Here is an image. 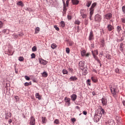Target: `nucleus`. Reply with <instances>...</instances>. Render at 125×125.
Instances as JSON below:
<instances>
[{
	"instance_id": "nucleus-48",
	"label": "nucleus",
	"mask_w": 125,
	"mask_h": 125,
	"mask_svg": "<svg viewBox=\"0 0 125 125\" xmlns=\"http://www.w3.org/2000/svg\"><path fill=\"white\" fill-rule=\"evenodd\" d=\"M98 63H99V64H100V67H101V66H102V64H101V61H100V60L98 59L97 60Z\"/></svg>"
},
{
	"instance_id": "nucleus-32",
	"label": "nucleus",
	"mask_w": 125,
	"mask_h": 125,
	"mask_svg": "<svg viewBox=\"0 0 125 125\" xmlns=\"http://www.w3.org/2000/svg\"><path fill=\"white\" fill-rule=\"evenodd\" d=\"M35 34H38V33H39V32H40V27H37L35 30Z\"/></svg>"
},
{
	"instance_id": "nucleus-34",
	"label": "nucleus",
	"mask_w": 125,
	"mask_h": 125,
	"mask_svg": "<svg viewBox=\"0 0 125 125\" xmlns=\"http://www.w3.org/2000/svg\"><path fill=\"white\" fill-rule=\"evenodd\" d=\"M92 53H93V57L95 59V60H96V61H97V60H98V57L95 56V55H94V54L93 53V52L92 51Z\"/></svg>"
},
{
	"instance_id": "nucleus-52",
	"label": "nucleus",
	"mask_w": 125,
	"mask_h": 125,
	"mask_svg": "<svg viewBox=\"0 0 125 125\" xmlns=\"http://www.w3.org/2000/svg\"><path fill=\"white\" fill-rule=\"evenodd\" d=\"M15 99H16V101H18V100H19V97H18L17 96H15Z\"/></svg>"
},
{
	"instance_id": "nucleus-26",
	"label": "nucleus",
	"mask_w": 125,
	"mask_h": 125,
	"mask_svg": "<svg viewBox=\"0 0 125 125\" xmlns=\"http://www.w3.org/2000/svg\"><path fill=\"white\" fill-rule=\"evenodd\" d=\"M95 6H96V3L95 2V3H92L90 9H94V7H95Z\"/></svg>"
},
{
	"instance_id": "nucleus-16",
	"label": "nucleus",
	"mask_w": 125,
	"mask_h": 125,
	"mask_svg": "<svg viewBox=\"0 0 125 125\" xmlns=\"http://www.w3.org/2000/svg\"><path fill=\"white\" fill-rule=\"evenodd\" d=\"M71 1L72 4L74 5H77V4H79V1L78 0H71Z\"/></svg>"
},
{
	"instance_id": "nucleus-8",
	"label": "nucleus",
	"mask_w": 125,
	"mask_h": 125,
	"mask_svg": "<svg viewBox=\"0 0 125 125\" xmlns=\"http://www.w3.org/2000/svg\"><path fill=\"white\" fill-rule=\"evenodd\" d=\"M39 61L40 64H42V65H46L47 64V61L44 60L42 59H39Z\"/></svg>"
},
{
	"instance_id": "nucleus-30",
	"label": "nucleus",
	"mask_w": 125,
	"mask_h": 125,
	"mask_svg": "<svg viewBox=\"0 0 125 125\" xmlns=\"http://www.w3.org/2000/svg\"><path fill=\"white\" fill-rule=\"evenodd\" d=\"M62 73H63V75H66L68 74V71H67L66 69H63L62 71Z\"/></svg>"
},
{
	"instance_id": "nucleus-45",
	"label": "nucleus",
	"mask_w": 125,
	"mask_h": 125,
	"mask_svg": "<svg viewBox=\"0 0 125 125\" xmlns=\"http://www.w3.org/2000/svg\"><path fill=\"white\" fill-rule=\"evenodd\" d=\"M24 78L26 81H30V77H29V76L26 75L24 76Z\"/></svg>"
},
{
	"instance_id": "nucleus-22",
	"label": "nucleus",
	"mask_w": 125,
	"mask_h": 125,
	"mask_svg": "<svg viewBox=\"0 0 125 125\" xmlns=\"http://www.w3.org/2000/svg\"><path fill=\"white\" fill-rule=\"evenodd\" d=\"M91 81L90 80V79H88L86 81V84L87 85H89V86H91Z\"/></svg>"
},
{
	"instance_id": "nucleus-13",
	"label": "nucleus",
	"mask_w": 125,
	"mask_h": 125,
	"mask_svg": "<svg viewBox=\"0 0 125 125\" xmlns=\"http://www.w3.org/2000/svg\"><path fill=\"white\" fill-rule=\"evenodd\" d=\"M108 124L109 125H115V121L113 119H111L108 121Z\"/></svg>"
},
{
	"instance_id": "nucleus-31",
	"label": "nucleus",
	"mask_w": 125,
	"mask_h": 125,
	"mask_svg": "<svg viewBox=\"0 0 125 125\" xmlns=\"http://www.w3.org/2000/svg\"><path fill=\"white\" fill-rule=\"evenodd\" d=\"M101 45H102L103 47H104V45H105V42L104 41V40H102L101 41Z\"/></svg>"
},
{
	"instance_id": "nucleus-44",
	"label": "nucleus",
	"mask_w": 125,
	"mask_h": 125,
	"mask_svg": "<svg viewBox=\"0 0 125 125\" xmlns=\"http://www.w3.org/2000/svg\"><path fill=\"white\" fill-rule=\"evenodd\" d=\"M31 56L32 59L36 58V55L35 54V53H32L31 55Z\"/></svg>"
},
{
	"instance_id": "nucleus-9",
	"label": "nucleus",
	"mask_w": 125,
	"mask_h": 125,
	"mask_svg": "<svg viewBox=\"0 0 125 125\" xmlns=\"http://www.w3.org/2000/svg\"><path fill=\"white\" fill-rule=\"evenodd\" d=\"M104 18L105 19H106L107 20H109L112 18V14L110 13H108L105 15H104Z\"/></svg>"
},
{
	"instance_id": "nucleus-18",
	"label": "nucleus",
	"mask_w": 125,
	"mask_h": 125,
	"mask_svg": "<svg viewBox=\"0 0 125 125\" xmlns=\"http://www.w3.org/2000/svg\"><path fill=\"white\" fill-rule=\"evenodd\" d=\"M107 28L108 31H112V30H113V29H114V27L111 24H108L107 25Z\"/></svg>"
},
{
	"instance_id": "nucleus-61",
	"label": "nucleus",
	"mask_w": 125,
	"mask_h": 125,
	"mask_svg": "<svg viewBox=\"0 0 125 125\" xmlns=\"http://www.w3.org/2000/svg\"><path fill=\"white\" fill-rule=\"evenodd\" d=\"M115 72H116V73H119V69L118 68H116L115 69Z\"/></svg>"
},
{
	"instance_id": "nucleus-24",
	"label": "nucleus",
	"mask_w": 125,
	"mask_h": 125,
	"mask_svg": "<svg viewBox=\"0 0 125 125\" xmlns=\"http://www.w3.org/2000/svg\"><path fill=\"white\" fill-rule=\"evenodd\" d=\"M60 24L62 28H64L65 27V22L64 21H62L60 22Z\"/></svg>"
},
{
	"instance_id": "nucleus-29",
	"label": "nucleus",
	"mask_w": 125,
	"mask_h": 125,
	"mask_svg": "<svg viewBox=\"0 0 125 125\" xmlns=\"http://www.w3.org/2000/svg\"><path fill=\"white\" fill-rule=\"evenodd\" d=\"M91 1H88L86 4V6L89 7V6H90V5H91Z\"/></svg>"
},
{
	"instance_id": "nucleus-1",
	"label": "nucleus",
	"mask_w": 125,
	"mask_h": 125,
	"mask_svg": "<svg viewBox=\"0 0 125 125\" xmlns=\"http://www.w3.org/2000/svg\"><path fill=\"white\" fill-rule=\"evenodd\" d=\"M102 115H105V110L101 106H100L99 109H97L96 113L94 116L95 123H98L100 121V119L102 117Z\"/></svg>"
},
{
	"instance_id": "nucleus-2",
	"label": "nucleus",
	"mask_w": 125,
	"mask_h": 125,
	"mask_svg": "<svg viewBox=\"0 0 125 125\" xmlns=\"http://www.w3.org/2000/svg\"><path fill=\"white\" fill-rule=\"evenodd\" d=\"M109 88L113 97L116 98V97H117V93L119 92V90H118V86L111 84L109 85Z\"/></svg>"
},
{
	"instance_id": "nucleus-39",
	"label": "nucleus",
	"mask_w": 125,
	"mask_h": 125,
	"mask_svg": "<svg viewBox=\"0 0 125 125\" xmlns=\"http://www.w3.org/2000/svg\"><path fill=\"white\" fill-rule=\"evenodd\" d=\"M54 124H56V125H58L59 124V120L58 119L55 120L54 122Z\"/></svg>"
},
{
	"instance_id": "nucleus-35",
	"label": "nucleus",
	"mask_w": 125,
	"mask_h": 125,
	"mask_svg": "<svg viewBox=\"0 0 125 125\" xmlns=\"http://www.w3.org/2000/svg\"><path fill=\"white\" fill-rule=\"evenodd\" d=\"M19 61L21 62H22V61H24V58L23 57H20L19 58Z\"/></svg>"
},
{
	"instance_id": "nucleus-53",
	"label": "nucleus",
	"mask_w": 125,
	"mask_h": 125,
	"mask_svg": "<svg viewBox=\"0 0 125 125\" xmlns=\"http://www.w3.org/2000/svg\"><path fill=\"white\" fill-rule=\"evenodd\" d=\"M67 18H68V20H71V19H72V17L71 16L68 15Z\"/></svg>"
},
{
	"instance_id": "nucleus-63",
	"label": "nucleus",
	"mask_w": 125,
	"mask_h": 125,
	"mask_svg": "<svg viewBox=\"0 0 125 125\" xmlns=\"http://www.w3.org/2000/svg\"><path fill=\"white\" fill-rule=\"evenodd\" d=\"M69 45L70 46H72L73 45V42H69Z\"/></svg>"
},
{
	"instance_id": "nucleus-43",
	"label": "nucleus",
	"mask_w": 125,
	"mask_h": 125,
	"mask_svg": "<svg viewBox=\"0 0 125 125\" xmlns=\"http://www.w3.org/2000/svg\"><path fill=\"white\" fill-rule=\"evenodd\" d=\"M65 51H66V53H70V48H69L68 47L66 48Z\"/></svg>"
},
{
	"instance_id": "nucleus-11",
	"label": "nucleus",
	"mask_w": 125,
	"mask_h": 125,
	"mask_svg": "<svg viewBox=\"0 0 125 125\" xmlns=\"http://www.w3.org/2000/svg\"><path fill=\"white\" fill-rule=\"evenodd\" d=\"M91 79L93 83H97V82H98L97 77H96V76H92L91 77Z\"/></svg>"
},
{
	"instance_id": "nucleus-51",
	"label": "nucleus",
	"mask_w": 125,
	"mask_h": 125,
	"mask_svg": "<svg viewBox=\"0 0 125 125\" xmlns=\"http://www.w3.org/2000/svg\"><path fill=\"white\" fill-rule=\"evenodd\" d=\"M68 71H69V72H73V71H74V70L73 69V68H70V67H69V68H68Z\"/></svg>"
},
{
	"instance_id": "nucleus-56",
	"label": "nucleus",
	"mask_w": 125,
	"mask_h": 125,
	"mask_svg": "<svg viewBox=\"0 0 125 125\" xmlns=\"http://www.w3.org/2000/svg\"><path fill=\"white\" fill-rule=\"evenodd\" d=\"M83 115H87V112H86V111H83Z\"/></svg>"
},
{
	"instance_id": "nucleus-54",
	"label": "nucleus",
	"mask_w": 125,
	"mask_h": 125,
	"mask_svg": "<svg viewBox=\"0 0 125 125\" xmlns=\"http://www.w3.org/2000/svg\"><path fill=\"white\" fill-rule=\"evenodd\" d=\"M24 85H25V86H28V85H29V83H28V82L25 83H24Z\"/></svg>"
},
{
	"instance_id": "nucleus-3",
	"label": "nucleus",
	"mask_w": 125,
	"mask_h": 125,
	"mask_svg": "<svg viewBox=\"0 0 125 125\" xmlns=\"http://www.w3.org/2000/svg\"><path fill=\"white\" fill-rule=\"evenodd\" d=\"M102 20V17L99 14H96L95 16V21L97 22H101Z\"/></svg>"
},
{
	"instance_id": "nucleus-33",
	"label": "nucleus",
	"mask_w": 125,
	"mask_h": 125,
	"mask_svg": "<svg viewBox=\"0 0 125 125\" xmlns=\"http://www.w3.org/2000/svg\"><path fill=\"white\" fill-rule=\"evenodd\" d=\"M85 53H86V52L85 50H83L81 52V55L82 56H84L85 55Z\"/></svg>"
},
{
	"instance_id": "nucleus-38",
	"label": "nucleus",
	"mask_w": 125,
	"mask_h": 125,
	"mask_svg": "<svg viewBox=\"0 0 125 125\" xmlns=\"http://www.w3.org/2000/svg\"><path fill=\"white\" fill-rule=\"evenodd\" d=\"M32 51H33V52H35V51H37V47H36V46H33V47H32Z\"/></svg>"
},
{
	"instance_id": "nucleus-58",
	"label": "nucleus",
	"mask_w": 125,
	"mask_h": 125,
	"mask_svg": "<svg viewBox=\"0 0 125 125\" xmlns=\"http://www.w3.org/2000/svg\"><path fill=\"white\" fill-rule=\"evenodd\" d=\"M6 31H7V29H4L2 31V33H4V34H5V33H6Z\"/></svg>"
},
{
	"instance_id": "nucleus-28",
	"label": "nucleus",
	"mask_w": 125,
	"mask_h": 125,
	"mask_svg": "<svg viewBox=\"0 0 125 125\" xmlns=\"http://www.w3.org/2000/svg\"><path fill=\"white\" fill-rule=\"evenodd\" d=\"M12 39H17V38H18V35L14 33L13 34H12Z\"/></svg>"
},
{
	"instance_id": "nucleus-4",
	"label": "nucleus",
	"mask_w": 125,
	"mask_h": 125,
	"mask_svg": "<svg viewBox=\"0 0 125 125\" xmlns=\"http://www.w3.org/2000/svg\"><path fill=\"white\" fill-rule=\"evenodd\" d=\"M71 99L67 97L64 98V102L65 103V105L68 107L71 105V103H70Z\"/></svg>"
},
{
	"instance_id": "nucleus-41",
	"label": "nucleus",
	"mask_w": 125,
	"mask_h": 125,
	"mask_svg": "<svg viewBox=\"0 0 125 125\" xmlns=\"http://www.w3.org/2000/svg\"><path fill=\"white\" fill-rule=\"evenodd\" d=\"M122 11L124 14H125V6H122Z\"/></svg>"
},
{
	"instance_id": "nucleus-14",
	"label": "nucleus",
	"mask_w": 125,
	"mask_h": 125,
	"mask_svg": "<svg viewBox=\"0 0 125 125\" xmlns=\"http://www.w3.org/2000/svg\"><path fill=\"white\" fill-rule=\"evenodd\" d=\"M94 12V9H90V16H89L90 20H91V17H92V15H93Z\"/></svg>"
},
{
	"instance_id": "nucleus-62",
	"label": "nucleus",
	"mask_w": 125,
	"mask_h": 125,
	"mask_svg": "<svg viewBox=\"0 0 125 125\" xmlns=\"http://www.w3.org/2000/svg\"><path fill=\"white\" fill-rule=\"evenodd\" d=\"M23 35V34L22 33H21L19 34V36H20V37H22Z\"/></svg>"
},
{
	"instance_id": "nucleus-27",
	"label": "nucleus",
	"mask_w": 125,
	"mask_h": 125,
	"mask_svg": "<svg viewBox=\"0 0 125 125\" xmlns=\"http://www.w3.org/2000/svg\"><path fill=\"white\" fill-rule=\"evenodd\" d=\"M56 47H57V45H56V44L55 43L52 44L51 48H52V49H54L55 48H56Z\"/></svg>"
},
{
	"instance_id": "nucleus-7",
	"label": "nucleus",
	"mask_w": 125,
	"mask_h": 125,
	"mask_svg": "<svg viewBox=\"0 0 125 125\" xmlns=\"http://www.w3.org/2000/svg\"><path fill=\"white\" fill-rule=\"evenodd\" d=\"M102 101V104H103V106H106L107 105V99L105 98H102L101 99Z\"/></svg>"
},
{
	"instance_id": "nucleus-37",
	"label": "nucleus",
	"mask_w": 125,
	"mask_h": 125,
	"mask_svg": "<svg viewBox=\"0 0 125 125\" xmlns=\"http://www.w3.org/2000/svg\"><path fill=\"white\" fill-rule=\"evenodd\" d=\"M67 5L63 6V11L66 13V11H67Z\"/></svg>"
},
{
	"instance_id": "nucleus-19",
	"label": "nucleus",
	"mask_w": 125,
	"mask_h": 125,
	"mask_svg": "<svg viewBox=\"0 0 125 125\" xmlns=\"http://www.w3.org/2000/svg\"><path fill=\"white\" fill-rule=\"evenodd\" d=\"M70 81L74 82V81H76V80H78V78H77L76 76H71L70 78Z\"/></svg>"
},
{
	"instance_id": "nucleus-23",
	"label": "nucleus",
	"mask_w": 125,
	"mask_h": 125,
	"mask_svg": "<svg viewBox=\"0 0 125 125\" xmlns=\"http://www.w3.org/2000/svg\"><path fill=\"white\" fill-rule=\"evenodd\" d=\"M47 76H48V74H47V73L45 71H44L42 73V77H44L45 78H46V77H47Z\"/></svg>"
},
{
	"instance_id": "nucleus-21",
	"label": "nucleus",
	"mask_w": 125,
	"mask_h": 125,
	"mask_svg": "<svg viewBox=\"0 0 125 125\" xmlns=\"http://www.w3.org/2000/svg\"><path fill=\"white\" fill-rule=\"evenodd\" d=\"M84 11H82L81 12V16H82L83 18H85V17H86V15H85V14H84L83 13V12Z\"/></svg>"
},
{
	"instance_id": "nucleus-25",
	"label": "nucleus",
	"mask_w": 125,
	"mask_h": 125,
	"mask_svg": "<svg viewBox=\"0 0 125 125\" xmlns=\"http://www.w3.org/2000/svg\"><path fill=\"white\" fill-rule=\"evenodd\" d=\"M117 31L118 33H120L122 31V26H118L117 27Z\"/></svg>"
},
{
	"instance_id": "nucleus-10",
	"label": "nucleus",
	"mask_w": 125,
	"mask_h": 125,
	"mask_svg": "<svg viewBox=\"0 0 125 125\" xmlns=\"http://www.w3.org/2000/svg\"><path fill=\"white\" fill-rule=\"evenodd\" d=\"M79 66L81 69H83V67H84V62L83 61H81L79 62Z\"/></svg>"
},
{
	"instance_id": "nucleus-5",
	"label": "nucleus",
	"mask_w": 125,
	"mask_h": 125,
	"mask_svg": "<svg viewBox=\"0 0 125 125\" xmlns=\"http://www.w3.org/2000/svg\"><path fill=\"white\" fill-rule=\"evenodd\" d=\"M29 124L30 125H35L36 124V119L33 116L30 117Z\"/></svg>"
},
{
	"instance_id": "nucleus-47",
	"label": "nucleus",
	"mask_w": 125,
	"mask_h": 125,
	"mask_svg": "<svg viewBox=\"0 0 125 125\" xmlns=\"http://www.w3.org/2000/svg\"><path fill=\"white\" fill-rule=\"evenodd\" d=\"M81 22H80V21H75V24H76V25H80Z\"/></svg>"
},
{
	"instance_id": "nucleus-6",
	"label": "nucleus",
	"mask_w": 125,
	"mask_h": 125,
	"mask_svg": "<svg viewBox=\"0 0 125 125\" xmlns=\"http://www.w3.org/2000/svg\"><path fill=\"white\" fill-rule=\"evenodd\" d=\"M88 40L89 41H92L93 40H94V35H93V32L92 30L90 32Z\"/></svg>"
},
{
	"instance_id": "nucleus-40",
	"label": "nucleus",
	"mask_w": 125,
	"mask_h": 125,
	"mask_svg": "<svg viewBox=\"0 0 125 125\" xmlns=\"http://www.w3.org/2000/svg\"><path fill=\"white\" fill-rule=\"evenodd\" d=\"M3 27V22L0 21V29Z\"/></svg>"
},
{
	"instance_id": "nucleus-55",
	"label": "nucleus",
	"mask_w": 125,
	"mask_h": 125,
	"mask_svg": "<svg viewBox=\"0 0 125 125\" xmlns=\"http://www.w3.org/2000/svg\"><path fill=\"white\" fill-rule=\"evenodd\" d=\"M71 121H72L73 123H75V122H76V119H75V118H72V119H71Z\"/></svg>"
},
{
	"instance_id": "nucleus-12",
	"label": "nucleus",
	"mask_w": 125,
	"mask_h": 125,
	"mask_svg": "<svg viewBox=\"0 0 125 125\" xmlns=\"http://www.w3.org/2000/svg\"><path fill=\"white\" fill-rule=\"evenodd\" d=\"M71 99L72 100V101H76V100L77 99V95L75 94H72L71 96Z\"/></svg>"
},
{
	"instance_id": "nucleus-59",
	"label": "nucleus",
	"mask_w": 125,
	"mask_h": 125,
	"mask_svg": "<svg viewBox=\"0 0 125 125\" xmlns=\"http://www.w3.org/2000/svg\"><path fill=\"white\" fill-rule=\"evenodd\" d=\"M63 6H66V3H65V0H62Z\"/></svg>"
},
{
	"instance_id": "nucleus-36",
	"label": "nucleus",
	"mask_w": 125,
	"mask_h": 125,
	"mask_svg": "<svg viewBox=\"0 0 125 125\" xmlns=\"http://www.w3.org/2000/svg\"><path fill=\"white\" fill-rule=\"evenodd\" d=\"M25 10H27V11H29V12H31L32 11V9L30 8L25 7L24 8Z\"/></svg>"
},
{
	"instance_id": "nucleus-20",
	"label": "nucleus",
	"mask_w": 125,
	"mask_h": 125,
	"mask_svg": "<svg viewBox=\"0 0 125 125\" xmlns=\"http://www.w3.org/2000/svg\"><path fill=\"white\" fill-rule=\"evenodd\" d=\"M42 123L46 124V118L45 117H42Z\"/></svg>"
},
{
	"instance_id": "nucleus-49",
	"label": "nucleus",
	"mask_w": 125,
	"mask_h": 125,
	"mask_svg": "<svg viewBox=\"0 0 125 125\" xmlns=\"http://www.w3.org/2000/svg\"><path fill=\"white\" fill-rule=\"evenodd\" d=\"M54 28L57 30V31H59L60 29L59 27H57V25H54Z\"/></svg>"
},
{
	"instance_id": "nucleus-64",
	"label": "nucleus",
	"mask_w": 125,
	"mask_h": 125,
	"mask_svg": "<svg viewBox=\"0 0 125 125\" xmlns=\"http://www.w3.org/2000/svg\"><path fill=\"white\" fill-rule=\"evenodd\" d=\"M123 47H120V51H123Z\"/></svg>"
},
{
	"instance_id": "nucleus-50",
	"label": "nucleus",
	"mask_w": 125,
	"mask_h": 125,
	"mask_svg": "<svg viewBox=\"0 0 125 125\" xmlns=\"http://www.w3.org/2000/svg\"><path fill=\"white\" fill-rule=\"evenodd\" d=\"M70 1V0H67L66 1V6L67 7H68V6H69V2Z\"/></svg>"
},
{
	"instance_id": "nucleus-60",
	"label": "nucleus",
	"mask_w": 125,
	"mask_h": 125,
	"mask_svg": "<svg viewBox=\"0 0 125 125\" xmlns=\"http://www.w3.org/2000/svg\"><path fill=\"white\" fill-rule=\"evenodd\" d=\"M11 123H12V120L10 119L8 121V123L9 124V125H10V124H11Z\"/></svg>"
},
{
	"instance_id": "nucleus-57",
	"label": "nucleus",
	"mask_w": 125,
	"mask_h": 125,
	"mask_svg": "<svg viewBox=\"0 0 125 125\" xmlns=\"http://www.w3.org/2000/svg\"><path fill=\"white\" fill-rule=\"evenodd\" d=\"M110 56H111V55L108 54V55H106V58H107V59H110Z\"/></svg>"
},
{
	"instance_id": "nucleus-42",
	"label": "nucleus",
	"mask_w": 125,
	"mask_h": 125,
	"mask_svg": "<svg viewBox=\"0 0 125 125\" xmlns=\"http://www.w3.org/2000/svg\"><path fill=\"white\" fill-rule=\"evenodd\" d=\"M5 115H6L9 118H10L11 117V113H10V112H7V113H6Z\"/></svg>"
},
{
	"instance_id": "nucleus-17",
	"label": "nucleus",
	"mask_w": 125,
	"mask_h": 125,
	"mask_svg": "<svg viewBox=\"0 0 125 125\" xmlns=\"http://www.w3.org/2000/svg\"><path fill=\"white\" fill-rule=\"evenodd\" d=\"M17 5H19L20 6H21V7H23L24 6V4L23 3V2L22 1H19L17 3Z\"/></svg>"
},
{
	"instance_id": "nucleus-46",
	"label": "nucleus",
	"mask_w": 125,
	"mask_h": 125,
	"mask_svg": "<svg viewBox=\"0 0 125 125\" xmlns=\"http://www.w3.org/2000/svg\"><path fill=\"white\" fill-rule=\"evenodd\" d=\"M122 23L125 24V18H121Z\"/></svg>"
},
{
	"instance_id": "nucleus-15",
	"label": "nucleus",
	"mask_w": 125,
	"mask_h": 125,
	"mask_svg": "<svg viewBox=\"0 0 125 125\" xmlns=\"http://www.w3.org/2000/svg\"><path fill=\"white\" fill-rule=\"evenodd\" d=\"M35 97L36 98H37L38 100H42V96L40 95V93H36L35 94Z\"/></svg>"
}]
</instances>
